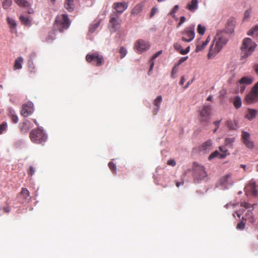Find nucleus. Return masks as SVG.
Segmentation results:
<instances>
[{
    "label": "nucleus",
    "mask_w": 258,
    "mask_h": 258,
    "mask_svg": "<svg viewBox=\"0 0 258 258\" xmlns=\"http://www.w3.org/2000/svg\"><path fill=\"white\" fill-rule=\"evenodd\" d=\"M228 42L227 38L223 35L222 32L218 31L215 37L213 44L211 45L208 54L209 58L214 57L225 45Z\"/></svg>",
    "instance_id": "nucleus-1"
},
{
    "label": "nucleus",
    "mask_w": 258,
    "mask_h": 258,
    "mask_svg": "<svg viewBox=\"0 0 258 258\" xmlns=\"http://www.w3.org/2000/svg\"><path fill=\"white\" fill-rule=\"evenodd\" d=\"M256 44L249 38H245L242 41L241 49L242 53L241 58H245L250 55L254 51Z\"/></svg>",
    "instance_id": "nucleus-2"
},
{
    "label": "nucleus",
    "mask_w": 258,
    "mask_h": 258,
    "mask_svg": "<svg viewBox=\"0 0 258 258\" xmlns=\"http://www.w3.org/2000/svg\"><path fill=\"white\" fill-rule=\"evenodd\" d=\"M29 137L31 141L35 144H42L47 139L43 130L39 128L32 130L30 133Z\"/></svg>",
    "instance_id": "nucleus-3"
},
{
    "label": "nucleus",
    "mask_w": 258,
    "mask_h": 258,
    "mask_svg": "<svg viewBox=\"0 0 258 258\" xmlns=\"http://www.w3.org/2000/svg\"><path fill=\"white\" fill-rule=\"evenodd\" d=\"M71 21L68 16L66 14H62L56 17L54 27L60 32H62L69 27Z\"/></svg>",
    "instance_id": "nucleus-4"
},
{
    "label": "nucleus",
    "mask_w": 258,
    "mask_h": 258,
    "mask_svg": "<svg viewBox=\"0 0 258 258\" xmlns=\"http://www.w3.org/2000/svg\"><path fill=\"white\" fill-rule=\"evenodd\" d=\"M207 176L203 166L199 165L197 163H194V177L195 182H199L200 180L204 179Z\"/></svg>",
    "instance_id": "nucleus-5"
},
{
    "label": "nucleus",
    "mask_w": 258,
    "mask_h": 258,
    "mask_svg": "<svg viewBox=\"0 0 258 258\" xmlns=\"http://www.w3.org/2000/svg\"><path fill=\"white\" fill-rule=\"evenodd\" d=\"M181 40L186 42L192 41L195 36V25H190L180 32Z\"/></svg>",
    "instance_id": "nucleus-6"
},
{
    "label": "nucleus",
    "mask_w": 258,
    "mask_h": 258,
    "mask_svg": "<svg viewBox=\"0 0 258 258\" xmlns=\"http://www.w3.org/2000/svg\"><path fill=\"white\" fill-rule=\"evenodd\" d=\"M86 61L88 62H92V64L97 66H101L104 63L103 57L97 52L88 54L86 56Z\"/></svg>",
    "instance_id": "nucleus-7"
},
{
    "label": "nucleus",
    "mask_w": 258,
    "mask_h": 258,
    "mask_svg": "<svg viewBox=\"0 0 258 258\" xmlns=\"http://www.w3.org/2000/svg\"><path fill=\"white\" fill-rule=\"evenodd\" d=\"M211 110V106L206 105L199 110V120L201 122L207 123L210 121Z\"/></svg>",
    "instance_id": "nucleus-8"
},
{
    "label": "nucleus",
    "mask_w": 258,
    "mask_h": 258,
    "mask_svg": "<svg viewBox=\"0 0 258 258\" xmlns=\"http://www.w3.org/2000/svg\"><path fill=\"white\" fill-rule=\"evenodd\" d=\"M118 15L115 13H112L109 16V23L112 29V32L116 31L121 24V20L118 19Z\"/></svg>",
    "instance_id": "nucleus-9"
},
{
    "label": "nucleus",
    "mask_w": 258,
    "mask_h": 258,
    "mask_svg": "<svg viewBox=\"0 0 258 258\" xmlns=\"http://www.w3.org/2000/svg\"><path fill=\"white\" fill-rule=\"evenodd\" d=\"M134 47L138 52L142 53L150 48V44L147 41L139 39L135 43Z\"/></svg>",
    "instance_id": "nucleus-10"
},
{
    "label": "nucleus",
    "mask_w": 258,
    "mask_h": 258,
    "mask_svg": "<svg viewBox=\"0 0 258 258\" xmlns=\"http://www.w3.org/2000/svg\"><path fill=\"white\" fill-rule=\"evenodd\" d=\"M241 141L247 148L252 149L254 148V143L251 140L250 134L248 132H242Z\"/></svg>",
    "instance_id": "nucleus-11"
},
{
    "label": "nucleus",
    "mask_w": 258,
    "mask_h": 258,
    "mask_svg": "<svg viewBox=\"0 0 258 258\" xmlns=\"http://www.w3.org/2000/svg\"><path fill=\"white\" fill-rule=\"evenodd\" d=\"M128 7V4L125 2H116L112 5V8L115 10L113 13L116 15L121 14Z\"/></svg>",
    "instance_id": "nucleus-12"
},
{
    "label": "nucleus",
    "mask_w": 258,
    "mask_h": 258,
    "mask_svg": "<svg viewBox=\"0 0 258 258\" xmlns=\"http://www.w3.org/2000/svg\"><path fill=\"white\" fill-rule=\"evenodd\" d=\"M33 112V104L31 102H28L23 104L21 111V114L24 117H27Z\"/></svg>",
    "instance_id": "nucleus-13"
},
{
    "label": "nucleus",
    "mask_w": 258,
    "mask_h": 258,
    "mask_svg": "<svg viewBox=\"0 0 258 258\" xmlns=\"http://www.w3.org/2000/svg\"><path fill=\"white\" fill-rule=\"evenodd\" d=\"M244 191L246 195H251L253 196H256L257 191L255 189V184L253 181H250L249 183L245 187Z\"/></svg>",
    "instance_id": "nucleus-14"
},
{
    "label": "nucleus",
    "mask_w": 258,
    "mask_h": 258,
    "mask_svg": "<svg viewBox=\"0 0 258 258\" xmlns=\"http://www.w3.org/2000/svg\"><path fill=\"white\" fill-rule=\"evenodd\" d=\"M19 126L21 133L22 134H26L32 127V125L29 120H26L23 122L20 123Z\"/></svg>",
    "instance_id": "nucleus-15"
},
{
    "label": "nucleus",
    "mask_w": 258,
    "mask_h": 258,
    "mask_svg": "<svg viewBox=\"0 0 258 258\" xmlns=\"http://www.w3.org/2000/svg\"><path fill=\"white\" fill-rule=\"evenodd\" d=\"M19 198L22 203L29 201L30 198L28 190L26 188H22L21 191L19 194Z\"/></svg>",
    "instance_id": "nucleus-16"
},
{
    "label": "nucleus",
    "mask_w": 258,
    "mask_h": 258,
    "mask_svg": "<svg viewBox=\"0 0 258 258\" xmlns=\"http://www.w3.org/2000/svg\"><path fill=\"white\" fill-rule=\"evenodd\" d=\"M173 47L176 51H177L179 53H180L181 54H182V55L187 54V53L189 52V51L190 50V46H188L185 49H183L182 48L181 45L178 42H176V43H174Z\"/></svg>",
    "instance_id": "nucleus-17"
},
{
    "label": "nucleus",
    "mask_w": 258,
    "mask_h": 258,
    "mask_svg": "<svg viewBox=\"0 0 258 258\" xmlns=\"http://www.w3.org/2000/svg\"><path fill=\"white\" fill-rule=\"evenodd\" d=\"M235 27V21L233 18H230L227 20L225 31L227 33H232L234 31Z\"/></svg>",
    "instance_id": "nucleus-18"
},
{
    "label": "nucleus",
    "mask_w": 258,
    "mask_h": 258,
    "mask_svg": "<svg viewBox=\"0 0 258 258\" xmlns=\"http://www.w3.org/2000/svg\"><path fill=\"white\" fill-rule=\"evenodd\" d=\"M212 146V141L209 140L205 142H204L200 147V150L201 151H205V152L209 151L211 148Z\"/></svg>",
    "instance_id": "nucleus-19"
},
{
    "label": "nucleus",
    "mask_w": 258,
    "mask_h": 258,
    "mask_svg": "<svg viewBox=\"0 0 258 258\" xmlns=\"http://www.w3.org/2000/svg\"><path fill=\"white\" fill-rule=\"evenodd\" d=\"M7 23L10 26V28L11 31L13 33L14 31H16V27H17V23L16 21L10 17H7Z\"/></svg>",
    "instance_id": "nucleus-20"
},
{
    "label": "nucleus",
    "mask_w": 258,
    "mask_h": 258,
    "mask_svg": "<svg viewBox=\"0 0 258 258\" xmlns=\"http://www.w3.org/2000/svg\"><path fill=\"white\" fill-rule=\"evenodd\" d=\"M198 0H191V1L187 4L186 9L191 12H194L198 9Z\"/></svg>",
    "instance_id": "nucleus-21"
},
{
    "label": "nucleus",
    "mask_w": 258,
    "mask_h": 258,
    "mask_svg": "<svg viewBox=\"0 0 258 258\" xmlns=\"http://www.w3.org/2000/svg\"><path fill=\"white\" fill-rule=\"evenodd\" d=\"M74 0H65L64 6V8L69 11L72 12L74 9Z\"/></svg>",
    "instance_id": "nucleus-22"
},
{
    "label": "nucleus",
    "mask_w": 258,
    "mask_h": 258,
    "mask_svg": "<svg viewBox=\"0 0 258 258\" xmlns=\"http://www.w3.org/2000/svg\"><path fill=\"white\" fill-rule=\"evenodd\" d=\"M143 5L142 4H137L132 10L131 14L133 15H138L143 10Z\"/></svg>",
    "instance_id": "nucleus-23"
},
{
    "label": "nucleus",
    "mask_w": 258,
    "mask_h": 258,
    "mask_svg": "<svg viewBox=\"0 0 258 258\" xmlns=\"http://www.w3.org/2000/svg\"><path fill=\"white\" fill-rule=\"evenodd\" d=\"M24 61V59L22 57H19L15 60V63L14 65V70H20L22 69V64Z\"/></svg>",
    "instance_id": "nucleus-24"
},
{
    "label": "nucleus",
    "mask_w": 258,
    "mask_h": 258,
    "mask_svg": "<svg viewBox=\"0 0 258 258\" xmlns=\"http://www.w3.org/2000/svg\"><path fill=\"white\" fill-rule=\"evenodd\" d=\"M14 1L20 7L27 8L31 6V4L26 0H14Z\"/></svg>",
    "instance_id": "nucleus-25"
},
{
    "label": "nucleus",
    "mask_w": 258,
    "mask_h": 258,
    "mask_svg": "<svg viewBox=\"0 0 258 258\" xmlns=\"http://www.w3.org/2000/svg\"><path fill=\"white\" fill-rule=\"evenodd\" d=\"M162 101V97L161 95H159L157 97V98L154 100V104L156 107V108L155 109V114H156L157 112L158 111L160 104Z\"/></svg>",
    "instance_id": "nucleus-26"
},
{
    "label": "nucleus",
    "mask_w": 258,
    "mask_h": 258,
    "mask_svg": "<svg viewBox=\"0 0 258 258\" xmlns=\"http://www.w3.org/2000/svg\"><path fill=\"white\" fill-rule=\"evenodd\" d=\"M20 20L21 21V23L27 26H30L31 25V21L29 19V17H25L23 15L20 16Z\"/></svg>",
    "instance_id": "nucleus-27"
},
{
    "label": "nucleus",
    "mask_w": 258,
    "mask_h": 258,
    "mask_svg": "<svg viewBox=\"0 0 258 258\" xmlns=\"http://www.w3.org/2000/svg\"><path fill=\"white\" fill-rule=\"evenodd\" d=\"M256 110L254 109H248V113L246 115L245 117L249 120H252L255 117L256 115Z\"/></svg>",
    "instance_id": "nucleus-28"
},
{
    "label": "nucleus",
    "mask_w": 258,
    "mask_h": 258,
    "mask_svg": "<svg viewBox=\"0 0 258 258\" xmlns=\"http://www.w3.org/2000/svg\"><path fill=\"white\" fill-rule=\"evenodd\" d=\"M252 82L253 79L252 78L243 77L239 80V83L240 84L249 85L251 84Z\"/></svg>",
    "instance_id": "nucleus-29"
},
{
    "label": "nucleus",
    "mask_w": 258,
    "mask_h": 258,
    "mask_svg": "<svg viewBox=\"0 0 258 258\" xmlns=\"http://www.w3.org/2000/svg\"><path fill=\"white\" fill-rule=\"evenodd\" d=\"M162 53V50H160V51H158L157 52H156L155 54H154L152 56V57H151V60H150V70H149V73L151 72V71H152V69L153 68V66L154 65V60L155 58H156L158 56H159Z\"/></svg>",
    "instance_id": "nucleus-30"
},
{
    "label": "nucleus",
    "mask_w": 258,
    "mask_h": 258,
    "mask_svg": "<svg viewBox=\"0 0 258 258\" xmlns=\"http://www.w3.org/2000/svg\"><path fill=\"white\" fill-rule=\"evenodd\" d=\"M257 97L258 96L250 92L246 96L245 99L248 103H251L254 102L257 99Z\"/></svg>",
    "instance_id": "nucleus-31"
},
{
    "label": "nucleus",
    "mask_w": 258,
    "mask_h": 258,
    "mask_svg": "<svg viewBox=\"0 0 258 258\" xmlns=\"http://www.w3.org/2000/svg\"><path fill=\"white\" fill-rule=\"evenodd\" d=\"M241 99L239 96H235L233 100V105L235 108H239L241 106Z\"/></svg>",
    "instance_id": "nucleus-32"
},
{
    "label": "nucleus",
    "mask_w": 258,
    "mask_h": 258,
    "mask_svg": "<svg viewBox=\"0 0 258 258\" xmlns=\"http://www.w3.org/2000/svg\"><path fill=\"white\" fill-rule=\"evenodd\" d=\"M219 149L222 152L220 155V159H224L229 154V153H228V150L226 149L225 147L220 146Z\"/></svg>",
    "instance_id": "nucleus-33"
},
{
    "label": "nucleus",
    "mask_w": 258,
    "mask_h": 258,
    "mask_svg": "<svg viewBox=\"0 0 258 258\" xmlns=\"http://www.w3.org/2000/svg\"><path fill=\"white\" fill-rule=\"evenodd\" d=\"M9 116L10 117L12 121L14 123L18 122L19 119L18 116L16 115L14 110H10L9 112Z\"/></svg>",
    "instance_id": "nucleus-34"
},
{
    "label": "nucleus",
    "mask_w": 258,
    "mask_h": 258,
    "mask_svg": "<svg viewBox=\"0 0 258 258\" xmlns=\"http://www.w3.org/2000/svg\"><path fill=\"white\" fill-rule=\"evenodd\" d=\"M230 174H227L223 176L220 180V183L222 185H226L228 183V179L230 177Z\"/></svg>",
    "instance_id": "nucleus-35"
},
{
    "label": "nucleus",
    "mask_w": 258,
    "mask_h": 258,
    "mask_svg": "<svg viewBox=\"0 0 258 258\" xmlns=\"http://www.w3.org/2000/svg\"><path fill=\"white\" fill-rule=\"evenodd\" d=\"M247 34L248 35H254L258 37V25H256L254 27L249 30Z\"/></svg>",
    "instance_id": "nucleus-36"
},
{
    "label": "nucleus",
    "mask_w": 258,
    "mask_h": 258,
    "mask_svg": "<svg viewBox=\"0 0 258 258\" xmlns=\"http://www.w3.org/2000/svg\"><path fill=\"white\" fill-rule=\"evenodd\" d=\"M12 4V0H3L2 6L4 9H8Z\"/></svg>",
    "instance_id": "nucleus-37"
},
{
    "label": "nucleus",
    "mask_w": 258,
    "mask_h": 258,
    "mask_svg": "<svg viewBox=\"0 0 258 258\" xmlns=\"http://www.w3.org/2000/svg\"><path fill=\"white\" fill-rule=\"evenodd\" d=\"M234 141V138H226L225 139V145L227 146L231 147Z\"/></svg>",
    "instance_id": "nucleus-38"
},
{
    "label": "nucleus",
    "mask_w": 258,
    "mask_h": 258,
    "mask_svg": "<svg viewBox=\"0 0 258 258\" xmlns=\"http://www.w3.org/2000/svg\"><path fill=\"white\" fill-rule=\"evenodd\" d=\"M220 153L218 151H215L209 156L208 159L211 160L216 157H218L220 159Z\"/></svg>",
    "instance_id": "nucleus-39"
},
{
    "label": "nucleus",
    "mask_w": 258,
    "mask_h": 258,
    "mask_svg": "<svg viewBox=\"0 0 258 258\" xmlns=\"http://www.w3.org/2000/svg\"><path fill=\"white\" fill-rule=\"evenodd\" d=\"M206 28L204 26H202L201 24H199L197 28V31L200 35H203L205 33Z\"/></svg>",
    "instance_id": "nucleus-40"
},
{
    "label": "nucleus",
    "mask_w": 258,
    "mask_h": 258,
    "mask_svg": "<svg viewBox=\"0 0 258 258\" xmlns=\"http://www.w3.org/2000/svg\"><path fill=\"white\" fill-rule=\"evenodd\" d=\"M204 45V42H203L201 44L200 43L197 44L196 48V51L197 52L202 51L203 49H204L206 46V45Z\"/></svg>",
    "instance_id": "nucleus-41"
},
{
    "label": "nucleus",
    "mask_w": 258,
    "mask_h": 258,
    "mask_svg": "<svg viewBox=\"0 0 258 258\" xmlns=\"http://www.w3.org/2000/svg\"><path fill=\"white\" fill-rule=\"evenodd\" d=\"M119 52L120 54V58H122L125 56L127 51L126 49L124 47L121 46L120 47Z\"/></svg>",
    "instance_id": "nucleus-42"
},
{
    "label": "nucleus",
    "mask_w": 258,
    "mask_h": 258,
    "mask_svg": "<svg viewBox=\"0 0 258 258\" xmlns=\"http://www.w3.org/2000/svg\"><path fill=\"white\" fill-rule=\"evenodd\" d=\"M7 123L6 122H3L0 124V135L7 130Z\"/></svg>",
    "instance_id": "nucleus-43"
},
{
    "label": "nucleus",
    "mask_w": 258,
    "mask_h": 258,
    "mask_svg": "<svg viewBox=\"0 0 258 258\" xmlns=\"http://www.w3.org/2000/svg\"><path fill=\"white\" fill-rule=\"evenodd\" d=\"M240 206L241 207H244L246 209H249L251 208H253V205H251L248 203L246 202H242L240 203Z\"/></svg>",
    "instance_id": "nucleus-44"
},
{
    "label": "nucleus",
    "mask_w": 258,
    "mask_h": 258,
    "mask_svg": "<svg viewBox=\"0 0 258 258\" xmlns=\"http://www.w3.org/2000/svg\"><path fill=\"white\" fill-rule=\"evenodd\" d=\"M251 92L258 96V82L253 86Z\"/></svg>",
    "instance_id": "nucleus-45"
},
{
    "label": "nucleus",
    "mask_w": 258,
    "mask_h": 258,
    "mask_svg": "<svg viewBox=\"0 0 258 258\" xmlns=\"http://www.w3.org/2000/svg\"><path fill=\"white\" fill-rule=\"evenodd\" d=\"M28 68L31 72L35 70V66L32 60H29L28 62Z\"/></svg>",
    "instance_id": "nucleus-46"
},
{
    "label": "nucleus",
    "mask_w": 258,
    "mask_h": 258,
    "mask_svg": "<svg viewBox=\"0 0 258 258\" xmlns=\"http://www.w3.org/2000/svg\"><path fill=\"white\" fill-rule=\"evenodd\" d=\"M108 167L112 171H116V165L112 162H109L108 163Z\"/></svg>",
    "instance_id": "nucleus-47"
},
{
    "label": "nucleus",
    "mask_w": 258,
    "mask_h": 258,
    "mask_svg": "<svg viewBox=\"0 0 258 258\" xmlns=\"http://www.w3.org/2000/svg\"><path fill=\"white\" fill-rule=\"evenodd\" d=\"M244 227H245V223L243 221H241L236 226V228L238 229H240V230L244 229Z\"/></svg>",
    "instance_id": "nucleus-48"
},
{
    "label": "nucleus",
    "mask_w": 258,
    "mask_h": 258,
    "mask_svg": "<svg viewBox=\"0 0 258 258\" xmlns=\"http://www.w3.org/2000/svg\"><path fill=\"white\" fill-rule=\"evenodd\" d=\"M179 7L178 5H175L173 8L172 10L169 13V15L172 16L173 17L174 16V14L178 10Z\"/></svg>",
    "instance_id": "nucleus-49"
},
{
    "label": "nucleus",
    "mask_w": 258,
    "mask_h": 258,
    "mask_svg": "<svg viewBox=\"0 0 258 258\" xmlns=\"http://www.w3.org/2000/svg\"><path fill=\"white\" fill-rule=\"evenodd\" d=\"M187 59H188V56H187L181 57L179 59V60L178 61V63L176 64V66H179L182 62H183L184 61H186Z\"/></svg>",
    "instance_id": "nucleus-50"
},
{
    "label": "nucleus",
    "mask_w": 258,
    "mask_h": 258,
    "mask_svg": "<svg viewBox=\"0 0 258 258\" xmlns=\"http://www.w3.org/2000/svg\"><path fill=\"white\" fill-rule=\"evenodd\" d=\"M35 173V169L32 166H30L29 171L28 172V174L29 176H32Z\"/></svg>",
    "instance_id": "nucleus-51"
},
{
    "label": "nucleus",
    "mask_w": 258,
    "mask_h": 258,
    "mask_svg": "<svg viewBox=\"0 0 258 258\" xmlns=\"http://www.w3.org/2000/svg\"><path fill=\"white\" fill-rule=\"evenodd\" d=\"M98 25H99L98 24L96 23V24H93V25H92L91 26V27L90 28V31L91 33L94 32L95 31L96 29L98 27Z\"/></svg>",
    "instance_id": "nucleus-52"
},
{
    "label": "nucleus",
    "mask_w": 258,
    "mask_h": 258,
    "mask_svg": "<svg viewBox=\"0 0 258 258\" xmlns=\"http://www.w3.org/2000/svg\"><path fill=\"white\" fill-rule=\"evenodd\" d=\"M157 8L153 7L152 10L150 13V17H152L157 12Z\"/></svg>",
    "instance_id": "nucleus-53"
},
{
    "label": "nucleus",
    "mask_w": 258,
    "mask_h": 258,
    "mask_svg": "<svg viewBox=\"0 0 258 258\" xmlns=\"http://www.w3.org/2000/svg\"><path fill=\"white\" fill-rule=\"evenodd\" d=\"M226 125L228 128L230 129H234V127L233 125L232 122L231 121H227L226 123Z\"/></svg>",
    "instance_id": "nucleus-54"
},
{
    "label": "nucleus",
    "mask_w": 258,
    "mask_h": 258,
    "mask_svg": "<svg viewBox=\"0 0 258 258\" xmlns=\"http://www.w3.org/2000/svg\"><path fill=\"white\" fill-rule=\"evenodd\" d=\"M167 164L171 166H174L176 165V162L174 160H169L167 161Z\"/></svg>",
    "instance_id": "nucleus-55"
},
{
    "label": "nucleus",
    "mask_w": 258,
    "mask_h": 258,
    "mask_svg": "<svg viewBox=\"0 0 258 258\" xmlns=\"http://www.w3.org/2000/svg\"><path fill=\"white\" fill-rule=\"evenodd\" d=\"M185 21V18L184 16H181L180 18V21L177 25V27H179L182 23Z\"/></svg>",
    "instance_id": "nucleus-56"
},
{
    "label": "nucleus",
    "mask_w": 258,
    "mask_h": 258,
    "mask_svg": "<svg viewBox=\"0 0 258 258\" xmlns=\"http://www.w3.org/2000/svg\"><path fill=\"white\" fill-rule=\"evenodd\" d=\"M252 69L254 71L256 74L258 75V63H255L253 66Z\"/></svg>",
    "instance_id": "nucleus-57"
},
{
    "label": "nucleus",
    "mask_w": 258,
    "mask_h": 258,
    "mask_svg": "<svg viewBox=\"0 0 258 258\" xmlns=\"http://www.w3.org/2000/svg\"><path fill=\"white\" fill-rule=\"evenodd\" d=\"M240 85V86H239V91L240 92L242 93L245 90V87L243 84Z\"/></svg>",
    "instance_id": "nucleus-58"
},
{
    "label": "nucleus",
    "mask_w": 258,
    "mask_h": 258,
    "mask_svg": "<svg viewBox=\"0 0 258 258\" xmlns=\"http://www.w3.org/2000/svg\"><path fill=\"white\" fill-rule=\"evenodd\" d=\"M250 14V12L249 11H246L244 13V19L248 18Z\"/></svg>",
    "instance_id": "nucleus-59"
},
{
    "label": "nucleus",
    "mask_w": 258,
    "mask_h": 258,
    "mask_svg": "<svg viewBox=\"0 0 258 258\" xmlns=\"http://www.w3.org/2000/svg\"><path fill=\"white\" fill-rule=\"evenodd\" d=\"M221 121V119L219 120H217L216 121H214L213 122L214 124L215 125L216 127H217V128H219V124Z\"/></svg>",
    "instance_id": "nucleus-60"
},
{
    "label": "nucleus",
    "mask_w": 258,
    "mask_h": 258,
    "mask_svg": "<svg viewBox=\"0 0 258 258\" xmlns=\"http://www.w3.org/2000/svg\"><path fill=\"white\" fill-rule=\"evenodd\" d=\"M210 40H211V38H210V36H208L207 38L206 41H204V45H207L208 44V43L209 42V41H210Z\"/></svg>",
    "instance_id": "nucleus-61"
},
{
    "label": "nucleus",
    "mask_w": 258,
    "mask_h": 258,
    "mask_svg": "<svg viewBox=\"0 0 258 258\" xmlns=\"http://www.w3.org/2000/svg\"><path fill=\"white\" fill-rule=\"evenodd\" d=\"M3 210L6 213H9L10 211V208L9 207H4Z\"/></svg>",
    "instance_id": "nucleus-62"
},
{
    "label": "nucleus",
    "mask_w": 258,
    "mask_h": 258,
    "mask_svg": "<svg viewBox=\"0 0 258 258\" xmlns=\"http://www.w3.org/2000/svg\"><path fill=\"white\" fill-rule=\"evenodd\" d=\"M184 82V78L183 77H182L181 78V80L179 82V84L182 85L183 84Z\"/></svg>",
    "instance_id": "nucleus-63"
},
{
    "label": "nucleus",
    "mask_w": 258,
    "mask_h": 258,
    "mask_svg": "<svg viewBox=\"0 0 258 258\" xmlns=\"http://www.w3.org/2000/svg\"><path fill=\"white\" fill-rule=\"evenodd\" d=\"M183 184V182H177L176 183V185L177 187H178L180 185Z\"/></svg>",
    "instance_id": "nucleus-64"
}]
</instances>
